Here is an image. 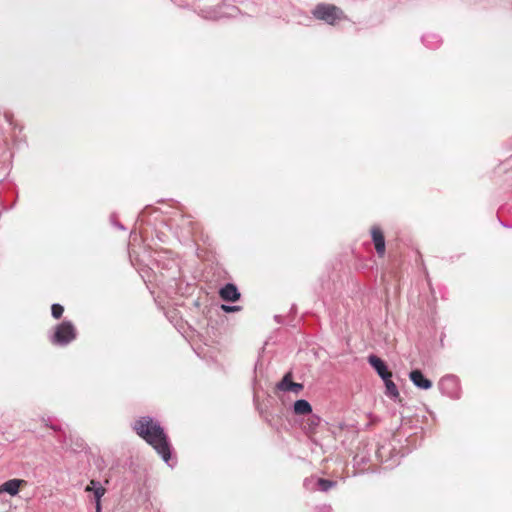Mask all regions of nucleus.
<instances>
[{"mask_svg": "<svg viewBox=\"0 0 512 512\" xmlns=\"http://www.w3.org/2000/svg\"><path fill=\"white\" fill-rule=\"evenodd\" d=\"M219 295L222 300L229 301V302H235L240 298V293L236 287V285L232 283H227L224 285L220 291Z\"/></svg>", "mask_w": 512, "mask_h": 512, "instance_id": "obj_10", "label": "nucleus"}, {"mask_svg": "<svg viewBox=\"0 0 512 512\" xmlns=\"http://www.w3.org/2000/svg\"><path fill=\"white\" fill-rule=\"evenodd\" d=\"M383 382L385 384V395L393 400L397 399L399 397V391L392 379L385 378Z\"/></svg>", "mask_w": 512, "mask_h": 512, "instance_id": "obj_14", "label": "nucleus"}, {"mask_svg": "<svg viewBox=\"0 0 512 512\" xmlns=\"http://www.w3.org/2000/svg\"><path fill=\"white\" fill-rule=\"evenodd\" d=\"M275 320L277 321V323H282V317L280 315H276Z\"/></svg>", "mask_w": 512, "mask_h": 512, "instance_id": "obj_22", "label": "nucleus"}, {"mask_svg": "<svg viewBox=\"0 0 512 512\" xmlns=\"http://www.w3.org/2000/svg\"><path fill=\"white\" fill-rule=\"evenodd\" d=\"M316 512H332V508L327 505L320 506L316 509Z\"/></svg>", "mask_w": 512, "mask_h": 512, "instance_id": "obj_21", "label": "nucleus"}, {"mask_svg": "<svg viewBox=\"0 0 512 512\" xmlns=\"http://www.w3.org/2000/svg\"><path fill=\"white\" fill-rule=\"evenodd\" d=\"M232 16L233 13H226V12H221L219 10H212L210 12H208L206 15H204L205 18L207 19H212V20H217V19H220V18H223L225 16Z\"/></svg>", "mask_w": 512, "mask_h": 512, "instance_id": "obj_16", "label": "nucleus"}, {"mask_svg": "<svg viewBox=\"0 0 512 512\" xmlns=\"http://www.w3.org/2000/svg\"><path fill=\"white\" fill-rule=\"evenodd\" d=\"M368 363L377 372L379 377L383 380L385 378H391L392 373L389 371L386 363L378 356L372 354L368 356Z\"/></svg>", "mask_w": 512, "mask_h": 512, "instance_id": "obj_5", "label": "nucleus"}, {"mask_svg": "<svg viewBox=\"0 0 512 512\" xmlns=\"http://www.w3.org/2000/svg\"><path fill=\"white\" fill-rule=\"evenodd\" d=\"M64 312V308L62 305L55 303L51 307V314L55 319H59L62 317Z\"/></svg>", "mask_w": 512, "mask_h": 512, "instance_id": "obj_17", "label": "nucleus"}, {"mask_svg": "<svg viewBox=\"0 0 512 512\" xmlns=\"http://www.w3.org/2000/svg\"><path fill=\"white\" fill-rule=\"evenodd\" d=\"M409 378L413 384L420 389L428 390L432 387V382L418 369L411 371Z\"/></svg>", "mask_w": 512, "mask_h": 512, "instance_id": "obj_11", "label": "nucleus"}, {"mask_svg": "<svg viewBox=\"0 0 512 512\" xmlns=\"http://www.w3.org/2000/svg\"><path fill=\"white\" fill-rule=\"evenodd\" d=\"M439 389L442 394L458 399L460 397V384L459 380L454 375H446L439 381Z\"/></svg>", "mask_w": 512, "mask_h": 512, "instance_id": "obj_4", "label": "nucleus"}, {"mask_svg": "<svg viewBox=\"0 0 512 512\" xmlns=\"http://www.w3.org/2000/svg\"><path fill=\"white\" fill-rule=\"evenodd\" d=\"M293 411L296 415H306L312 413L311 404L305 399L296 400L293 405Z\"/></svg>", "mask_w": 512, "mask_h": 512, "instance_id": "obj_12", "label": "nucleus"}, {"mask_svg": "<svg viewBox=\"0 0 512 512\" xmlns=\"http://www.w3.org/2000/svg\"><path fill=\"white\" fill-rule=\"evenodd\" d=\"M371 237L375 246V250L379 257H383L385 254V238L382 230L378 226L371 228Z\"/></svg>", "mask_w": 512, "mask_h": 512, "instance_id": "obj_8", "label": "nucleus"}, {"mask_svg": "<svg viewBox=\"0 0 512 512\" xmlns=\"http://www.w3.org/2000/svg\"><path fill=\"white\" fill-rule=\"evenodd\" d=\"M26 481L23 479H10L0 485V494L7 493L10 496H16L19 493L21 486L26 485Z\"/></svg>", "mask_w": 512, "mask_h": 512, "instance_id": "obj_9", "label": "nucleus"}, {"mask_svg": "<svg viewBox=\"0 0 512 512\" xmlns=\"http://www.w3.org/2000/svg\"><path fill=\"white\" fill-rule=\"evenodd\" d=\"M336 484H337L336 481L323 479V478L317 479L318 489L322 492H328L330 489L334 488L336 486Z\"/></svg>", "mask_w": 512, "mask_h": 512, "instance_id": "obj_15", "label": "nucleus"}, {"mask_svg": "<svg viewBox=\"0 0 512 512\" xmlns=\"http://www.w3.org/2000/svg\"><path fill=\"white\" fill-rule=\"evenodd\" d=\"M312 13L316 19L322 20L330 25H334L337 20L344 17L343 11L332 4L320 3L316 5Z\"/></svg>", "mask_w": 512, "mask_h": 512, "instance_id": "obj_3", "label": "nucleus"}, {"mask_svg": "<svg viewBox=\"0 0 512 512\" xmlns=\"http://www.w3.org/2000/svg\"><path fill=\"white\" fill-rule=\"evenodd\" d=\"M221 308H222L223 311H225L227 313L235 312V311H239L240 310L239 306H230V305H222Z\"/></svg>", "mask_w": 512, "mask_h": 512, "instance_id": "obj_19", "label": "nucleus"}, {"mask_svg": "<svg viewBox=\"0 0 512 512\" xmlns=\"http://www.w3.org/2000/svg\"><path fill=\"white\" fill-rule=\"evenodd\" d=\"M291 378V373L285 374L282 380L277 384V389L299 394L303 390V384L293 382Z\"/></svg>", "mask_w": 512, "mask_h": 512, "instance_id": "obj_7", "label": "nucleus"}, {"mask_svg": "<svg viewBox=\"0 0 512 512\" xmlns=\"http://www.w3.org/2000/svg\"><path fill=\"white\" fill-rule=\"evenodd\" d=\"M320 423V417L316 416V415H311L310 418L308 419V424L310 426V428H314V427H317Z\"/></svg>", "mask_w": 512, "mask_h": 512, "instance_id": "obj_18", "label": "nucleus"}, {"mask_svg": "<svg viewBox=\"0 0 512 512\" xmlns=\"http://www.w3.org/2000/svg\"><path fill=\"white\" fill-rule=\"evenodd\" d=\"M77 337V330L74 324L69 320H64L56 325L54 332L49 339L53 345L66 346L74 341Z\"/></svg>", "mask_w": 512, "mask_h": 512, "instance_id": "obj_2", "label": "nucleus"}, {"mask_svg": "<svg viewBox=\"0 0 512 512\" xmlns=\"http://www.w3.org/2000/svg\"><path fill=\"white\" fill-rule=\"evenodd\" d=\"M422 41H423L424 45L430 49H436L442 43L441 38L437 34H433V33L425 34L422 37Z\"/></svg>", "mask_w": 512, "mask_h": 512, "instance_id": "obj_13", "label": "nucleus"}, {"mask_svg": "<svg viewBox=\"0 0 512 512\" xmlns=\"http://www.w3.org/2000/svg\"><path fill=\"white\" fill-rule=\"evenodd\" d=\"M86 492H93L95 497V510L101 512V498L104 496L106 489L100 484L99 481L91 480L90 484L85 488Z\"/></svg>", "mask_w": 512, "mask_h": 512, "instance_id": "obj_6", "label": "nucleus"}, {"mask_svg": "<svg viewBox=\"0 0 512 512\" xmlns=\"http://www.w3.org/2000/svg\"><path fill=\"white\" fill-rule=\"evenodd\" d=\"M110 221H111V223H112L114 226H116L117 228H119V229H121V230H125V227H124L122 224H120L119 222H117V221H116V215H115V214H112V215L110 216Z\"/></svg>", "mask_w": 512, "mask_h": 512, "instance_id": "obj_20", "label": "nucleus"}, {"mask_svg": "<svg viewBox=\"0 0 512 512\" xmlns=\"http://www.w3.org/2000/svg\"><path fill=\"white\" fill-rule=\"evenodd\" d=\"M133 429L138 436L155 449L166 464L173 467V464L170 463L171 445L167 434L158 421L149 416H144L134 422Z\"/></svg>", "mask_w": 512, "mask_h": 512, "instance_id": "obj_1", "label": "nucleus"}]
</instances>
